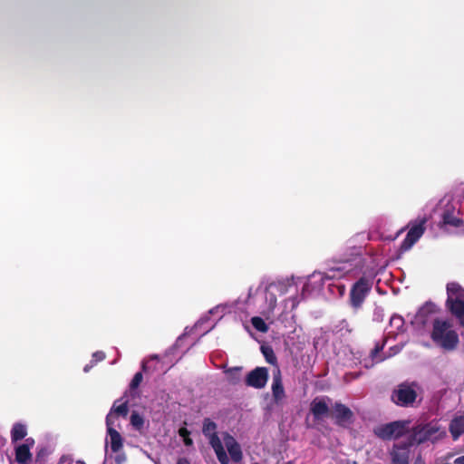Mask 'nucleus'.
Here are the masks:
<instances>
[{"label": "nucleus", "instance_id": "1", "mask_svg": "<svg viewBox=\"0 0 464 464\" xmlns=\"http://www.w3.org/2000/svg\"><path fill=\"white\" fill-rule=\"evenodd\" d=\"M362 265V249L353 247L329 261L324 273L328 280H340L360 271Z\"/></svg>", "mask_w": 464, "mask_h": 464}, {"label": "nucleus", "instance_id": "2", "mask_svg": "<svg viewBox=\"0 0 464 464\" xmlns=\"http://www.w3.org/2000/svg\"><path fill=\"white\" fill-rule=\"evenodd\" d=\"M445 436L446 429L439 421H430L414 427L409 440L410 444H421L427 441L435 442Z\"/></svg>", "mask_w": 464, "mask_h": 464}, {"label": "nucleus", "instance_id": "3", "mask_svg": "<svg viewBox=\"0 0 464 464\" xmlns=\"http://www.w3.org/2000/svg\"><path fill=\"white\" fill-rule=\"evenodd\" d=\"M292 285L288 280L278 281L269 284L264 291L261 292L264 298V304L260 307L261 314L266 319H270L276 307L277 295H284L289 291Z\"/></svg>", "mask_w": 464, "mask_h": 464}, {"label": "nucleus", "instance_id": "4", "mask_svg": "<svg viewBox=\"0 0 464 464\" xmlns=\"http://www.w3.org/2000/svg\"><path fill=\"white\" fill-rule=\"evenodd\" d=\"M431 338L435 343L445 350H453L459 343L457 333L446 321L434 322Z\"/></svg>", "mask_w": 464, "mask_h": 464}, {"label": "nucleus", "instance_id": "5", "mask_svg": "<svg viewBox=\"0 0 464 464\" xmlns=\"http://www.w3.org/2000/svg\"><path fill=\"white\" fill-rule=\"evenodd\" d=\"M447 304L450 312L464 325V289L457 283L447 285Z\"/></svg>", "mask_w": 464, "mask_h": 464}, {"label": "nucleus", "instance_id": "6", "mask_svg": "<svg viewBox=\"0 0 464 464\" xmlns=\"http://www.w3.org/2000/svg\"><path fill=\"white\" fill-rule=\"evenodd\" d=\"M217 425L212 420L207 419L203 423V434L208 439L211 447L213 448L217 458L220 464H229L230 459L223 448L221 439L216 432Z\"/></svg>", "mask_w": 464, "mask_h": 464}, {"label": "nucleus", "instance_id": "7", "mask_svg": "<svg viewBox=\"0 0 464 464\" xmlns=\"http://www.w3.org/2000/svg\"><path fill=\"white\" fill-rule=\"evenodd\" d=\"M410 420H397L374 429V433L382 440H395L410 430Z\"/></svg>", "mask_w": 464, "mask_h": 464}, {"label": "nucleus", "instance_id": "8", "mask_svg": "<svg viewBox=\"0 0 464 464\" xmlns=\"http://www.w3.org/2000/svg\"><path fill=\"white\" fill-rule=\"evenodd\" d=\"M372 289V283L365 277L360 278L351 288L350 304L353 308L362 307L366 296Z\"/></svg>", "mask_w": 464, "mask_h": 464}, {"label": "nucleus", "instance_id": "9", "mask_svg": "<svg viewBox=\"0 0 464 464\" xmlns=\"http://www.w3.org/2000/svg\"><path fill=\"white\" fill-rule=\"evenodd\" d=\"M436 306L432 304H426L413 316L411 321L412 327L418 331L421 332L426 328V326L430 324H434L436 321L435 316Z\"/></svg>", "mask_w": 464, "mask_h": 464}, {"label": "nucleus", "instance_id": "10", "mask_svg": "<svg viewBox=\"0 0 464 464\" xmlns=\"http://www.w3.org/2000/svg\"><path fill=\"white\" fill-rule=\"evenodd\" d=\"M418 390L416 383H402L393 392L392 399L398 405L408 406L416 400Z\"/></svg>", "mask_w": 464, "mask_h": 464}, {"label": "nucleus", "instance_id": "11", "mask_svg": "<svg viewBox=\"0 0 464 464\" xmlns=\"http://www.w3.org/2000/svg\"><path fill=\"white\" fill-rule=\"evenodd\" d=\"M426 218H418L409 224V231L401 245L402 251L410 250L412 246L421 237L425 231Z\"/></svg>", "mask_w": 464, "mask_h": 464}, {"label": "nucleus", "instance_id": "12", "mask_svg": "<svg viewBox=\"0 0 464 464\" xmlns=\"http://www.w3.org/2000/svg\"><path fill=\"white\" fill-rule=\"evenodd\" d=\"M325 281H328V279H326V276L324 272H314L304 279L302 290L303 295L308 296L318 294L322 290Z\"/></svg>", "mask_w": 464, "mask_h": 464}, {"label": "nucleus", "instance_id": "13", "mask_svg": "<svg viewBox=\"0 0 464 464\" xmlns=\"http://www.w3.org/2000/svg\"><path fill=\"white\" fill-rule=\"evenodd\" d=\"M267 379V369L266 367H256L247 374L246 382L250 387L261 389L266 386Z\"/></svg>", "mask_w": 464, "mask_h": 464}, {"label": "nucleus", "instance_id": "14", "mask_svg": "<svg viewBox=\"0 0 464 464\" xmlns=\"http://www.w3.org/2000/svg\"><path fill=\"white\" fill-rule=\"evenodd\" d=\"M221 441L223 448L227 449L230 459L235 462H239L243 458V454L241 447L235 440V438L227 433H224L222 434Z\"/></svg>", "mask_w": 464, "mask_h": 464}, {"label": "nucleus", "instance_id": "15", "mask_svg": "<svg viewBox=\"0 0 464 464\" xmlns=\"http://www.w3.org/2000/svg\"><path fill=\"white\" fill-rule=\"evenodd\" d=\"M123 446V439L116 429L110 428L107 431L105 439V454L108 455L109 451L111 453L119 452Z\"/></svg>", "mask_w": 464, "mask_h": 464}, {"label": "nucleus", "instance_id": "16", "mask_svg": "<svg viewBox=\"0 0 464 464\" xmlns=\"http://www.w3.org/2000/svg\"><path fill=\"white\" fill-rule=\"evenodd\" d=\"M410 440L403 444H395L391 451L392 464H409Z\"/></svg>", "mask_w": 464, "mask_h": 464}, {"label": "nucleus", "instance_id": "17", "mask_svg": "<svg viewBox=\"0 0 464 464\" xmlns=\"http://www.w3.org/2000/svg\"><path fill=\"white\" fill-rule=\"evenodd\" d=\"M442 220L445 225L453 227H459L463 225V220L460 218V212L452 204H448L442 215Z\"/></svg>", "mask_w": 464, "mask_h": 464}, {"label": "nucleus", "instance_id": "18", "mask_svg": "<svg viewBox=\"0 0 464 464\" xmlns=\"http://www.w3.org/2000/svg\"><path fill=\"white\" fill-rule=\"evenodd\" d=\"M310 411L316 420L325 417L329 412L327 400L323 397H316L311 402Z\"/></svg>", "mask_w": 464, "mask_h": 464}, {"label": "nucleus", "instance_id": "19", "mask_svg": "<svg viewBox=\"0 0 464 464\" xmlns=\"http://www.w3.org/2000/svg\"><path fill=\"white\" fill-rule=\"evenodd\" d=\"M334 417L340 425H346L351 422L353 412L343 404L336 403L334 407Z\"/></svg>", "mask_w": 464, "mask_h": 464}, {"label": "nucleus", "instance_id": "20", "mask_svg": "<svg viewBox=\"0 0 464 464\" xmlns=\"http://www.w3.org/2000/svg\"><path fill=\"white\" fill-rule=\"evenodd\" d=\"M384 346V341H382L381 343H377L375 344V347L372 350L371 353H370V357L369 358H366L364 359L362 363L363 364V366L365 368H370L372 367L374 363H377V362H382L385 357L382 356L380 354V352L382 350Z\"/></svg>", "mask_w": 464, "mask_h": 464}, {"label": "nucleus", "instance_id": "21", "mask_svg": "<svg viewBox=\"0 0 464 464\" xmlns=\"http://www.w3.org/2000/svg\"><path fill=\"white\" fill-rule=\"evenodd\" d=\"M272 393L276 402L280 401L285 397V390L279 370L273 374Z\"/></svg>", "mask_w": 464, "mask_h": 464}, {"label": "nucleus", "instance_id": "22", "mask_svg": "<svg viewBox=\"0 0 464 464\" xmlns=\"http://www.w3.org/2000/svg\"><path fill=\"white\" fill-rule=\"evenodd\" d=\"M404 330V319L398 314L392 315L390 319L388 335L396 337L398 334H402Z\"/></svg>", "mask_w": 464, "mask_h": 464}, {"label": "nucleus", "instance_id": "23", "mask_svg": "<svg viewBox=\"0 0 464 464\" xmlns=\"http://www.w3.org/2000/svg\"><path fill=\"white\" fill-rule=\"evenodd\" d=\"M449 430L453 440H458L464 433V415L455 417L451 420Z\"/></svg>", "mask_w": 464, "mask_h": 464}, {"label": "nucleus", "instance_id": "24", "mask_svg": "<svg viewBox=\"0 0 464 464\" xmlns=\"http://www.w3.org/2000/svg\"><path fill=\"white\" fill-rule=\"evenodd\" d=\"M15 461L19 464H30L33 455L31 450L19 444L14 448Z\"/></svg>", "mask_w": 464, "mask_h": 464}, {"label": "nucleus", "instance_id": "25", "mask_svg": "<svg viewBox=\"0 0 464 464\" xmlns=\"http://www.w3.org/2000/svg\"><path fill=\"white\" fill-rule=\"evenodd\" d=\"M27 435V428L24 424L16 422L11 430V440L13 443L24 439Z\"/></svg>", "mask_w": 464, "mask_h": 464}, {"label": "nucleus", "instance_id": "26", "mask_svg": "<svg viewBox=\"0 0 464 464\" xmlns=\"http://www.w3.org/2000/svg\"><path fill=\"white\" fill-rule=\"evenodd\" d=\"M251 324L253 327L260 333H266L268 331V325L265 320L259 316L252 317Z\"/></svg>", "mask_w": 464, "mask_h": 464}, {"label": "nucleus", "instance_id": "27", "mask_svg": "<svg viewBox=\"0 0 464 464\" xmlns=\"http://www.w3.org/2000/svg\"><path fill=\"white\" fill-rule=\"evenodd\" d=\"M111 412H114L118 417H120V415L125 417L128 413L127 403L121 402L118 405L117 402H115L111 410Z\"/></svg>", "mask_w": 464, "mask_h": 464}, {"label": "nucleus", "instance_id": "28", "mask_svg": "<svg viewBox=\"0 0 464 464\" xmlns=\"http://www.w3.org/2000/svg\"><path fill=\"white\" fill-rule=\"evenodd\" d=\"M119 424V417L114 412H109L106 417V427L107 431L110 430V428L116 429Z\"/></svg>", "mask_w": 464, "mask_h": 464}, {"label": "nucleus", "instance_id": "29", "mask_svg": "<svg viewBox=\"0 0 464 464\" xmlns=\"http://www.w3.org/2000/svg\"><path fill=\"white\" fill-rule=\"evenodd\" d=\"M130 423L136 430H140L143 427L144 420L140 414L133 412L130 416Z\"/></svg>", "mask_w": 464, "mask_h": 464}, {"label": "nucleus", "instance_id": "30", "mask_svg": "<svg viewBox=\"0 0 464 464\" xmlns=\"http://www.w3.org/2000/svg\"><path fill=\"white\" fill-rule=\"evenodd\" d=\"M230 311V308L227 304H220L209 311V314H218L221 317L226 312Z\"/></svg>", "mask_w": 464, "mask_h": 464}, {"label": "nucleus", "instance_id": "31", "mask_svg": "<svg viewBox=\"0 0 464 464\" xmlns=\"http://www.w3.org/2000/svg\"><path fill=\"white\" fill-rule=\"evenodd\" d=\"M263 353L267 362L271 364H275L276 362V358L271 349L263 348Z\"/></svg>", "mask_w": 464, "mask_h": 464}, {"label": "nucleus", "instance_id": "32", "mask_svg": "<svg viewBox=\"0 0 464 464\" xmlns=\"http://www.w3.org/2000/svg\"><path fill=\"white\" fill-rule=\"evenodd\" d=\"M50 454V450L46 447H41L38 449L36 454V461H42L44 459Z\"/></svg>", "mask_w": 464, "mask_h": 464}, {"label": "nucleus", "instance_id": "33", "mask_svg": "<svg viewBox=\"0 0 464 464\" xmlns=\"http://www.w3.org/2000/svg\"><path fill=\"white\" fill-rule=\"evenodd\" d=\"M60 464H85L82 460L73 461L70 456H63L60 458Z\"/></svg>", "mask_w": 464, "mask_h": 464}, {"label": "nucleus", "instance_id": "34", "mask_svg": "<svg viewBox=\"0 0 464 464\" xmlns=\"http://www.w3.org/2000/svg\"><path fill=\"white\" fill-rule=\"evenodd\" d=\"M141 381H142V374L140 372H137L134 375V377L130 382V387L132 389L137 388L140 385V383L141 382Z\"/></svg>", "mask_w": 464, "mask_h": 464}, {"label": "nucleus", "instance_id": "35", "mask_svg": "<svg viewBox=\"0 0 464 464\" xmlns=\"http://www.w3.org/2000/svg\"><path fill=\"white\" fill-rule=\"evenodd\" d=\"M105 358V354L103 352H96L92 354V363H96L98 362L102 361Z\"/></svg>", "mask_w": 464, "mask_h": 464}, {"label": "nucleus", "instance_id": "36", "mask_svg": "<svg viewBox=\"0 0 464 464\" xmlns=\"http://www.w3.org/2000/svg\"><path fill=\"white\" fill-rule=\"evenodd\" d=\"M34 440L33 438H27L24 440V443H21L24 447H27L29 450H32L34 446Z\"/></svg>", "mask_w": 464, "mask_h": 464}, {"label": "nucleus", "instance_id": "37", "mask_svg": "<svg viewBox=\"0 0 464 464\" xmlns=\"http://www.w3.org/2000/svg\"><path fill=\"white\" fill-rule=\"evenodd\" d=\"M190 432L186 428H180L179 430V435L183 439L188 437Z\"/></svg>", "mask_w": 464, "mask_h": 464}, {"label": "nucleus", "instance_id": "38", "mask_svg": "<svg viewBox=\"0 0 464 464\" xmlns=\"http://www.w3.org/2000/svg\"><path fill=\"white\" fill-rule=\"evenodd\" d=\"M454 464H464V455L454 459Z\"/></svg>", "mask_w": 464, "mask_h": 464}, {"label": "nucleus", "instance_id": "39", "mask_svg": "<svg viewBox=\"0 0 464 464\" xmlns=\"http://www.w3.org/2000/svg\"><path fill=\"white\" fill-rule=\"evenodd\" d=\"M183 441H184V444H185L186 446H191V445H192V443H193V441H192V440L189 438V436H188V437H186V438H183Z\"/></svg>", "mask_w": 464, "mask_h": 464}, {"label": "nucleus", "instance_id": "40", "mask_svg": "<svg viewBox=\"0 0 464 464\" xmlns=\"http://www.w3.org/2000/svg\"><path fill=\"white\" fill-rule=\"evenodd\" d=\"M177 464H190L187 459H179Z\"/></svg>", "mask_w": 464, "mask_h": 464}, {"label": "nucleus", "instance_id": "41", "mask_svg": "<svg viewBox=\"0 0 464 464\" xmlns=\"http://www.w3.org/2000/svg\"><path fill=\"white\" fill-rule=\"evenodd\" d=\"M92 366H93V363H92V362L90 364H86V365L84 366L83 371H84L85 372H89V371H90V369H91Z\"/></svg>", "mask_w": 464, "mask_h": 464}, {"label": "nucleus", "instance_id": "42", "mask_svg": "<svg viewBox=\"0 0 464 464\" xmlns=\"http://www.w3.org/2000/svg\"><path fill=\"white\" fill-rule=\"evenodd\" d=\"M338 288H339V293H340V295H343V293H344V291H345V287H344V285H339V286H338Z\"/></svg>", "mask_w": 464, "mask_h": 464}, {"label": "nucleus", "instance_id": "43", "mask_svg": "<svg viewBox=\"0 0 464 464\" xmlns=\"http://www.w3.org/2000/svg\"><path fill=\"white\" fill-rule=\"evenodd\" d=\"M252 295H253V289L249 288L248 295H247V302H250Z\"/></svg>", "mask_w": 464, "mask_h": 464}, {"label": "nucleus", "instance_id": "44", "mask_svg": "<svg viewBox=\"0 0 464 464\" xmlns=\"http://www.w3.org/2000/svg\"><path fill=\"white\" fill-rule=\"evenodd\" d=\"M291 303H292V304H291L292 308H295L296 306V304H297V301L295 299H292Z\"/></svg>", "mask_w": 464, "mask_h": 464}, {"label": "nucleus", "instance_id": "45", "mask_svg": "<svg viewBox=\"0 0 464 464\" xmlns=\"http://www.w3.org/2000/svg\"><path fill=\"white\" fill-rule=\"evenodd\" d=\"M232 371H236V372H237V371H240V368H234V369H230V370H228V371L227 372V373H230V372H232Z\"/></svg>", "mask_w": 464, "mask_h": 464}, {"label": "nucleus", "instance_id": "46", "mask_svg": "<svg viewBox=\"0 0 464 464\" xmlns=\"http://www.w3.org/2000/svg\"><path fill=\"white\" fill-rule=\"evenodd\" d=\"M204 322V319H201L197 324L196 327H198L200 324H202Z\"/></svg>", "mask_w": 464, "mask_h": 464}, {"label": "nucleus", "instance_id": "47", "mask_svg": "<svg viewBox=\"0 0 464 464\" xmlns=\"http://www.w3.org/2000/svg\"><path fill=\"white\" fill-rule=\"evenodd\" d=\"M285 464H293L292 462H287V463H285Z\"/></svg>", "mask_w": 464, "mask_h": 464}]
</instances>
